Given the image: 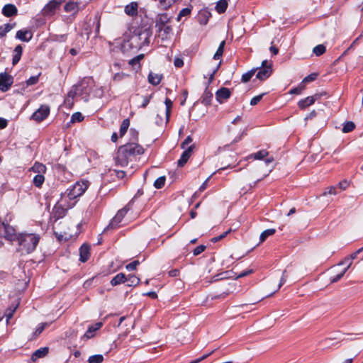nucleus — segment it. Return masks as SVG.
<instances>
[{
  "label": "nucleus",
  "instance_id": "f257e3e1",
  "mask_svg": "<svg viewBox=\"0 0 363 363\" xmlns=\"http://www.w3.org/2000/svg\"><path fill=\"white\" fill-rule=\"evenodd\" d=\"M144 153V148L136 143H128L119 147L115 162L117 165L127 166L137 155Z\"/></svg>",
  "mask_w": 363,
  "mask_h": 363
},
{
  "label": "nucleus",
  "instance_id": "f03ea898",
  "mask_svg": "<svg viewBox=\"0 0 363 363\" xmlns=\"http://www.w3.org/2000/svg\"><path fill=\"white\" fill-rule=\"evenodd\" d=\"M40 235L35 233H20L18 235V247H17V251L20 252L21 255L30 254L33 252L39 241H40Z\"/></svg>",
  "mask_w": 363,
  "mask_h": 363
},
{
  "label": "nucleus",
  "instance_id": "7ed1b4c3",
  "mask_svg": "<svg viewBox=\"0 0 363 363\" xmlns=\"http://www.w3.org/2000/svg\"><path fill=\"white\" fill-rule=\"evenodd\" d=\"M89 186L87 181L82 182H76L71 188L67 189L65 192L61 194L62 197H64L69 202L81 196L86 190Z\"/></svg>",
  "mask_w": 363,
  "mask_h": 363
},
{
  "label": "nucleus",
  "instance_id": "20e7f679",
  "mask_svg": "<svg viewBox=\"0 0 363 363\" xmlns=\"http://www.w3.org/2000/svg\"><path fill=\"white\" fill-rule=\"evenodd\" d=\"M152 31L148 28L136 30L130 38L131 44L135 43V47L139 49L148 45Z\"/></svg>",
  "mask_w": 363,
  "mask_h": 363
},
{
  "label": "nucleus",
  "instance_id": "39448f33",
  "mask_svg": "<svg viewBox=\"0 0 363 363\" xmlns=\"http://www.w3.org/2000/svg\"><path fill=\"white\" fill-rule=\"evenodd\" d=\"M75 202H69L61 196L52 209V217L55 220L63 218L66 215L67 209L72 208Z\"/></svg>",
  "mask_w": 363,
  "mask_h": 363
},
{
  "label": "nucleus",
  "instance_id": "423d86ee",
  "mask_svg": "<svg viewBox=\"0 0 363 363\" xmlns=\"http://www.w3.org/2000/svg\"><path fill=\"white\" fill-rule=\"evenodd\" d=\"M0 235L11 242L18 240V234H16L13 227L5 222L0 223Z\"/></svg>",
  "mask_w": 363,
  "mask_h": 363
},
{
  "label": "nucleus",
  "instance_id": "0eeeda50",
  "mask_svg": "<svg viewBox=\"0 0 363 363\" xmlns=\"http://www.w3.org/2000/svg\"><path fill=\"white\" fill-rule=\"evenodd\" d=\"M130 203H128L127 206H125L122 209L119 210L116 215L114 216V218L111 220L109 225L105 228L104 231L108 230V229H114L117 228L121 226V223L124 218V216L126 215L128 211L130 210Z\"/></svg>",
  "mask_w": 363,
  "mask_h": 363
},
{
  "label": "nucleus",
  "instance_id": "6e6552de",
  "mask_svg": "<svg viewBox=\"0 0 363 363\" xmlns=\"http://www.w3.org/2000/svg\"><path fill=\"white\" fill-rule=\"evenodd\" d=\"M272 64L268 60H263L261 67L259 69L256 77L259 80H265L270 77L272 73Z\"/></svg>",
  "mask_w": 363,
  "mask_h": 363
},
{
  "label": "nucleus",
  "instance_id": "1a4fd4ad",
  "mask_svg": "<svg viewBox=\"0 0 363 363\" xmlns=\"http://www.w3.org/2000/svg\"><path fill=\"white\" fill-rule=\"evenodd\" d=\"M50 113V108L48 106L43 105L31 116V119L41 122L45 119Z\"/></svg>",
  "mask_w": 363,
  "mask_h": 363
},
{
  "label": "nucleus",
  "instance_id": "9d476101",
  "mask_svg": "<svg viewBox=\"0 0 363 363\" xmlns=\"http://www.w3.org/2000/svg\"><path fill=\"white\" fill-rule=\"evenodd\" d=\"M65 0H51L43 8V12L45 16L53 15L57 9L60 7L61 4Z\"/></svg>",
  "mask_w": 363,
  "mask_h": 363
},
{
  "label": "nucleus",
  "instance_id": "9b49d317",
  "mask_svg": "<svg viewBox=\"0 0 363 363\" xmlns=\"http://www.w3.org/2000/svg\"><path fill=\"white\" fill-rule=\"evenodd\" d=\"M13 77L7 73H0V90L5 92L11 86Z\"/></svg>",
  "mask_w": 363,
  "mask_h": 363
},
{
  "label": "nucleus",
  "instance_id": "f8f14e48",
  "mask_svg": "<svg viewBox=\"0 0 363 363\" xmlns=\"http://www.w3.org/2000/svg\"><path fill=\"white\" fill-rule=\"evenodd\" d=\"M194 147V145H191L189 147L184 150L182 155H181L180 159L178 160L177 163L179 167H183L187 162L188 160L191 156Z\"/></svg>",
  "mask_w": 363,
  "mask_h": 363
},
{
  "label": "nucleus",
  "instance_id": "ddd939ff",
  "mask_svg": "<svg viewBox=\"0 0 363 363\" xmlns=\"http://www.w3.org/2000/svg\"><path fill=\"white\" fill-rule=\"evenodd\" d=\"M230 94L231 92L229 89L223 87L216 91V98L219 103H222L223 100L228 99Z\"/></svg>",
  "mask_w": 363,
  "mask_h": 363
},
{
  "label": "nucleus",
  "instance_id": "4468645a",
  "mask_svg": "<svg viewBox=\"0 0 363 363\" xmlns=\"http://www.w3.org/2000/svg\"><path fill=\"white\" fill-rule=\"evenodd\" d=\"M170 21V17L167 13H160L155 18V27L159 28L160 27L167 26Z\"/></svg>",
  "mask_w": 363,
  "mask_h": 363
},
{
  "label": "nucleus",
  "instance_id": "2eb2a0df",
  "mask_svg": "<svg viewBox=\"0 0 363 363\" xmlns=\"http://www.w3.org/2000/svg\"><path fill=\"white\" fill-rule=\"evenodd\" d=\"M18 9L14 4H6L2 9V13L6 17H11L17 15Z\"/></svg>",
  "mask_w": 363,
  "mask_h": 363
},
{
  "label": "nucleus",
  "instance_id": "dca6fc26",
  "mask_svg": "<svg viewBox=\"0 0 363 363\" xmlns=\"http://www.w3.org/2000/svg\"><path fill=\"white\" fill-rule=\"evenodd\" d=\"M16 38L23 42H28L33 38V33L29 30H20L17 31Z\"/></svg>",
  "mask_w": 363,
  "mask_h": 363
},
{
  "label": "nucleus",
  "instance_id": "f3484780",
  "mask_svg": "<svg viewBox=\"0 0 363 363\" xmlns=\"http://www.w3.org/2000/svg\"><path fill=\"white\" fill-rule=\"evenodd\" d=\"M49 350L50 349L48 347H40L33 353L31 360L33 362H36L38 359L46 357L49 353Z\"/></svg>",
  "mask_w": 363,
  "mask_h": 363
},
{
  "label": "nucleus",
  "instance_id": "a211bd4d",
  "mask_svg": "<svg viewBox=\"0 0 363 363\" xmlns=\"http://www.w3.org/2000/svg\"><path fill=\"white\" fill-rule=\"evenodd\" d=\"M157 31L158 33L159 37L164 40L169 38V35L172 32V28L170 26L167 25L157 28Z\"/></svg>",
  "mask_w": 363,
  "mask_h": 363
},
{
  "label": "nucleus",
  "instance_id": "6ab92c4d",
  "mask_svg": "<svg viewBox=\"0 0 363 363\" xmlns=\"http://www.w3.org/2000/svg\"><path fill=\"white\" fill-rule=\"evenodd\" d=\"M319 98V96L318 95H315V96H308L303 99H301L298 101V106L301 109H304L306 108V107L312 105L313 104H314V102L315 101V100Z\"/></svg>",
  "mask_w": 363,
  "mask_h": 363
},
{
  "label": "nucleus",
  "instance_id": "aec40b11",
  "mask_svg": "<svg viewBox=\"0 0 363 363\" xmlns=\"http://www.w3.org/2000/svg\"><path fill=\"white\" fill-rule=\"evenodd\" d=\"M90 246L86 244H83L79 249V260L82 262H86L89 258Z\"/></svg>",
  "mask_w": 363,
  "mask_h": 363
},
{
  "label": "nucleus",
  "instance_id": "412c9836",
  "mask_svg": "<svg viewBox=\"0 0 363 363\" xmlns=\"http://www.w3.org/2000/svg\"><path fill=\"white\" fill-rule=\"evenodd\" d=\"M29 171L36 173V174H45L47 171V167L43 163L35 162L33 164V165L29 169Z\"/></svg>",
  "mask_w": 363,
  "mask_h": 363
},
{
  "label": "nucleus",
  "instance_id": "4be33fe9",
  "mask_svg": "<svg viewBox=\"0 0 363 363\" xmlns=\"http://www.w3.org/2000/svg\"><path fill=\"white\" fill-rule=\"evenodd\" d=\"M138 4L136 2H131L125 7V13L130 16H136L138 14Z\"/></svg>",
  "mask_w": 363,
  "mask_h": 363
},
{
  "label": "nucleus",
  "instance_id": "5701e85b",
  "mask_svg": "<svg viewBox=\"0 0 363 363\" xmlns=\"http://www.w3.org/2000/svg\"><path fill=\"white\" fill-rule=\"evenodd\" d=\"M162 76L161 74L150 72L148 74V82L152 85H157L160 83Z\"/></svg>",
  "mask_w": 363,
  "mask_h": 363
},
{
  "label": "nucleus",
  "instance_id": "b1692460",
  "mask_svg": "<svg viewBox=\"0 0 363 363\" xmlns=\"http://www.w3.org/2000/svg\"><path fill=\"white\" fill-rule=\"evenodd\" d=\"M64 9L66 12H72L76 14L79 11V5L76 2L69 1L65 5Z\"/></svg>",
  "mask_w": 363,
  "mask_h": 363
},
{
  "label": "nucleus",
  "instance_id": "393cba45",
  "mask_svg": "<svg viewBox=\"0 0 363 363\" xmlns=\"http://www.w3.org/2000/svg\"><path fill=\"white\" fill-rule=\"evenodd\" d=\"M126 277L123 273L116 274L111 281L112 286H117L122 283H125Z\"/></svg>",
  "mask_w": 363,
  "mask_h": 363
},
{
  "label": "nucleus",
  "instance_id": "a878e982",
  "mask_svg": "<svg viewBox=\"0 0 363 363\" xmlns=\"http://www.w3.org/2000/svg\"><path fill=\"white\" fill-rule=\"evenodd\" d=\"M212 98H213L212 93L210 91H208V89H206L201 98V101L205 106H209L211 104Z\"/></svg>",
  "mask_w": 363,
  "mask_h": 363
},
{
  "label": "nucleus",
  "instance_id": "bb28decb",
  "mask_svg": "<svg viewBox=\"0 0 363 363\" xmlns=\"http://www.w3.org/2000/svg\"><path fill=\"white\" fill-rule=\"evenodd\" d=\"M22 52H23V48L21 45H18L15 48V49H14L15 55H13V60H12V64L13 65H15L20 61L21 55H22Z\"/></svg>",
  "mask_w": 363,
  "mask_h": 363
},
{
  "label": "nucleus",
  "instance_id": "cd10ccee",
  "mask_svg": "<svg viewBox=\"0 0 363 363\" xmlns=\"http://www.w3.org/2000/svg\"><path fill=\"white\" fill-rule=\"evenodd\" d=\"M45 174H38L33 179V184L35 187L40 188L45 182Z\"/></svg>",
  "mask_w": 363,
  "mask_h": 363
},
{
  "label": "nucleus",
  "instance_id": "c85d7f7f",
  "mask_svg": "<svg viewBox=\"0 0 363 363\" xmlns=\"http://www.w3.org/2000/svg\"><path fill=\"white\" fill-rule=\"evenodd\" d=\"M18 304L12 305L9 308H8L5 311V316L6 318V323H8L10 319L13 317V313H15L16 308H18Z\"/></svg>",
  "mask_w": 363,
  "mask_h": 363
},
{
  "label": "nucleus",
  "instance_id": "c756f323",
  "mask_svg": "<svg viewBox=\"0 0 363 363\" xmlns=\"http://www.w3.org/2000/svg\"><path fill=\"white\" fill-rule=\"evenodd\" d=\"M228 7V2L226 0H220L218 1L216 9L219 13H224Z\"/></svg>",
  "mask_w": 363,
  "mask_h": 363
},
{
  "label": "nucleus",
  "instance_id": "7c9ffc66",
  "mask_svg": "<svg viewBox=\"0 0 363 363\" xmlns=\"http://www.w3.org/2000/svg\"><path fill=\"white\" fill-rule=\"evenodd\" d=\"M140 282V279L135 275H129L126 277L125 283L128 286H137Z\"/></svg>",
  "mask_w": 363,
  "mask_h": 363
},
{
  "label": "nucleus",
  "instance_id": "2f4dec72",
  "mask_svg": "<svg viewBox=\"0 0 363 363\" xmlns=\"http://www.w3.org/2000/svg\"><path fill=\"white\" fill-rule=\"evenodd\" d=\"M350 266H351V262H350L349 265L347 266L345 268H344L337 275L333 277L330 279V282L331 283H335V282L338 281L344 276V274L346 273V272L348 270V269L350 267Z\"/></svg>",
  "mask_w": 363,
  "mask_h": 363
},
{
  "label": "nucleus",
  "instance_id": "473e14b6",
  "mask_svg": "<svg viewBox=\"0 0 363 363\" xmlns=\"http://www.w3.org/2000/svg\"><path fill=\"white\" fill-rule=\"evenodd\" d=\"M130 125V120L128 118L124 119L120 127V136L123 137L127 132Z\"/></svg>",
  "mask_w": 363,
  "mask_h": 363
},
{
  "label": "nucleus",
  "instance_id": "72a5a7b5",
  "mask_svg": "<svg viewBox=\"0 0 363 363\" xmlns=\"http://www.w3.org/2000/svg\"><path fill=\"white\" fill-rule=\"evenodd\" d=\"M276 230L274 228H270L263 231L259 237L260 242H263L269 236L275 233Z\"/></svg>",
  "mask_w": 363,
  "mask_h": 363
},
{
  "label": "nucleus",
  "instance_id": "f704fd0d",
  "mask_svg": "<svg viewBox=\"0 0 363 363\" xmlns=\"http://www.w3.org/2000/svg\"><path fill=\"white\" fill-rule=\"evenodd\" d=\"M49 325L50 324L48 323H40L33 333V338H35L36 337H38Z\"/></svg>",
  "mask_w": 363,
  "mask_h": 363
},
{
  "label": "nucleus",
  "instance_id": "c9c22d12",
  "mask_svg": "<svg viewBox=\"0 0 363 363\" xmlns=\"http://www.w3.org/2000/svg\"><path fill=\"white\" fill-rule=\"evenodd\" d=\"M225 45V40H223L220 43L219 46H218V48L217 49V51L214 54L213 59L218 60L223 55V51H224Z\"/></svg>",
  "mask_w": 363,
  "mask_h": 363
},
{
  "label": "nucleus",
  "instance_id": "e433bc0d",
  "mask_svg": "<svg viewBox=\"0 0 363 363\" xmlns=\"http://www.w3.org/2000/svg\"><path fill=\"white\" fill-rule=\"evenodd\" d=\"M164 104L166 106V113H166V119H167V122L170 117L171 109H172L173 103L169 98H166V99L164 101Z\"/></svg>",
  "mask_w": 363,
  "mask_h": 363
},
{
  "label": "nucleus",
  "instance_id": "4c0bfd02",
  "mask_svg": "<svg viewBox=\"0 0 363 363\" xmlns=\"http://www.w3.org/2000/svg\"><path fill=\"white\" fill-rule=\"evenodd\" d=\"M326 51V48H325V46L322 45V44H320V45H316L313 49V52L314 55H315L316 56H320L322 55L323 54H324Z\"/></svg>",
  "mask_w": 363,
  "mask_h": 363
},
{
  "label": "nucleus",
  "instance_id": "58836bf2",
  "mask_svg": "<svg viewBox=\"0 0 363 363\" xmlns=\"http://www.w3.org/2000/svg\"><path fill=\"white\" fill-rule=\"evenodd\" d=\"M355 128V124L352 121L346 122L342 127V131L345 133L352 132Z\"/></svg>",
  "mask_w": 363,
  "mask_h": 363
},
{
  "label": "nucleus",
  "instance_id": "ea45409f",
  "mask_svg": "<svg viewBox=\"0 0 363 363\" xmlns=\"http://www.w3.org/2000/svg\"><path fill=\"white\" fill-rule=\"evenodd\" d=\"M13 28V26L10 23H6L3 26H0V36L4 37L6 35V34L9 32L12 28Z\"/></svg>",
  "mask_w": 363,
  "mask_h": 363
},
{
  "label": "nucleus",
  "instance_id": "a19ab883",
  "mask_svg": "<svg viewBox=\"0 0 363 363\" xmlns=\"http://www.w3.org/2000/svg\"><path fill=\"white\" fill-rule=\"evenodd\" d=\"M268 154L269 153L266 150H262L252 155L251 157L255 160H262L267 157Z\"/></svg>",
  "mask_w": 363,
  "mask_h": 363
},
{
  "label": "nucleus",
  "instance_id": "79ce46f5",
  "mask_svg": "<svg viewBox=\"0 0 363 363\" xmlns=\"http://www.w3.org/2000/svg\"><path fill=\"white\" fill-rule=\"evenodd\" d=\"M104 360V357L101 354H94L90 356L88 359L89 363H101Z\"/></svg>",
  "mask_w": 363,
  "mask_h": 363
},
{
  "label": "nucleus",
  "instance_id": "37998d69",
  "mask_svg": "<svg viewBox=\"0 0 363 363\" xmlns=\"http://www.w3.org/2000/svg\"><path fill=\"white\" fill-rule=\"evenodd\" d=\"M166 178L164 176L160 177L154 182V186L156 189H161L164 186Z\"/></svg>",
  "mask_w": 363,
  "mask_h": 363
},
{
  "label": "nucleus",
  "instance_id": "c03bdc74",
  "mask_svg": "<svg viewBox=\"0 0 363 363\" xmlns=\"http://www.w3.org/2000/svg\"><path fill=\"white\" fill-rule=\"evenodd\" d=\"M96 332V330H94V328L91 325L89 327V328L87 329L86 332L85 333V334L82 336V339L84 340H89L91 337H93L94 336V333Z\"/></svg>",
  "mask_w": 363,
  "mask_h": 363
},
{
  "label": "nucleus",
  "instance_id": "a18cd8bd",
  "mask_svg": "<svg viewBox=\"0 0 363 363\" xmlns=\"http://www.w3.org/2000/svg\"><path fill=\"white\" fill-rule=\"evenodd\" d=\"M256 70L257 69H252V70L243 74L242 76V81L245 83L250 81V79L252 78V77L255 74Z\"/></svg>",
  "mask_w": 363,
  "mask_h": 363
},
{
  "label": "nucleus",
  "instance_id": "49530a36",
  "mask_svg": "<svg viewBox=\"0 0 363 363\" xmlns=\"http://www.w3.org/2000/svg\"><path fill=\"white\" fill-rule=\"evenodd\" d=\"M84 119V116L80 112H76L72 114L71 117V122L72 123H76V122H81Z\"/></svg>",
  "mask_w": 363,
  "mask_h": 363
},
{
  "label": "nucleus",
  "instance_id": "de8ad7c7",
  "mask_svg": "<svg viewBox=\"0 0 363 363\" xmlns=\"http://www.w3.org/2000/svg\"><path fill=\"white\" fill-rule=\"evenodd\" d=\"M191 13V9H189V8H184V9H182L178 16H177V21H181L182 18L183 16H189V14Z\"/></svg>",
  "mask_w": 363,
  "mask_h": 363
},
{
  "label": "nucleus",
  "instance_id": "09e8293b",
  "mask_svg": "<svg viewBox=\"0 0 363 363\" xmlns=\"http://www.w3.org/2000/svg\"><path fill=\"white\" fill-rule=\"evenodd\" d=\"M160 6L166 9L169 8L172 4L175 2L176 0H158Z\"/></svg>",
  "mask_w": 363,
  "mask_h": 363
},
{
  "label": "nucleus",
  "instance_id": "8fccbe9b",
  "mask_svg": "<svg viewBox=\"0 0 363 363\" xmlns=\"http://www.w3.org/2000/svg\"><path fill=\"white\" fill-rule=\"evenodd\" d=\"M144 57V55L143 54H140L135 57H133V59H131L130 61H129V65H132V66H134L137 64H139L140 61L143 59Z\"/></svg>",
  "mask_w": 363,
  "mask_h": 363
},
{
  "label": "nucleus",
  "instance_id": "3c124183",
  "mask_svg": "<svg viewBox=\"0 0 363 363\" xmlns=\"http://www.w3.org/2000/svg\"><path fill=\"white\" fill-rule=\"evenodd\" d=\"M140 262L138 260H135L126 265L125 268L128 271L135 270Z\"/></svg>",
  "mask_w": 363,
  "mask_h": 363
},
{
  "label": "nucleus",
  "instance_id": "603ef678",
  "mask_svg": "<svg viewBox=\"0 0 363 363\" xmlns=\"http://www.w3.org/2000/svg\"><path fill=\"white\" fill-rule=\"evenodd\" d=\"M349 182L346 180L342 181L339 182V184L336 186L337 187L338 191L340 192L341 191L345 190L349 186Z\"/></svg>",
  "mask_w": 363,
  "mask_h": 363
},
{
  "label": "nucleus",
  "instance_id": "864d4df0",
  "mask_svg": "<svg viewBox=\"0 0 363 363\" xmlns=\"http://www.w3.org/2000/svg\"><path fill=\"white\" fill-rule=\"evenodd\" d=\"M338 193H340V191H338L337 187L335 186H330V187L328 188V191H325L323 193V194L326 195L327 194H328L336 195Z\"/></svg>",
  "mask_w": 363,
  "mask_h": 363
},
{
  "label": "nucleus",
  "instance_id": "5fc2aeb1",
  "mask_svg": "<svg viewBox=\"0 0 363 363\" xmlns=\"http://www.w3.org/2000/svg\"><path fill=\"white\" fill-rule=\"evenodd\" d=\"M206 250V246L203 245H201L197 246L193 251V254L194 256H197L202 253Z\"/></svg>",
  "mask_w": 363,
  "mask_h": 363
},
{
  "label": "nucleus",
  "instance_id": "6e6d98bb",
  "mask_svg": "<svg viewBox=\"0 0 363 363\" xmlns=\"http://www.w3.org/2000/svg\"><path fill=\"white\" fill-rule=\"evenodd\" d=\"M192 140H193V139H192L191 136H190V135L187 136L186 138L184 140V141L181 145L182 148L186 150L187 147H189L188 145L191 143Z\"/></svg>",
  "mask_w": 363,
  "mask_h": 363
},
{
  "label": "nucleus",
  "instance_id": "4d7b16f0",
  "mask_svg": "<svg viewBox=\"0 0 363 363\" xmlns=\"http://www.w3.org/2000/svg\"><path fill=\"white\" fill-rule=\"evenodd\" d=\"M230 232V230H227L225 232H224L223 233L220 234V235L218 236H216V237H214L211 239V241L213 242H216L220 240H222L223 238H225L226 235Z\"/></svg>",
  "mask_w": 363,
  "mask_h": 363
},
{
  "label": "nucleus",
  "instance_id": "13d9d810",
  "mask_svg": "<svg viewBox=\"0 0 363 363\" xmlns=\"http://www.w3.org/2000/svg\"><path fill=\"white\" fill-rule=\"evenodd\" d=\"M263 95L264 94H262L253 97L250 101V105L255 106L257 104L262 100Z\"/></svg>",
  "mask_w": 363,
  "mask_h": 363
},
{
  "label": "nucleus",
  "instance_id": "bf43d9fd",
  "mask_svg": "<svg viewBox=\"0 0 363 363\" xmlns=\"http://www.w3.org/2000/svg\"><path fill=\"white\" fill-rule=\"evenodd\" d=\"M38 82V76H32L27 81L28 86L35 84Z\"/></svg>",
  "mask_w": 363,
  "mask_h": 363
},
{
  "label": "nucleus",
  "instance_id": "052dcab7",
  "mask_svg": "<svg viewBox=\"0 0 363 363\" xmlns=\"http://www.w3.org/2000/svg\"><path fill=\"white\" fill-rule=\"evenodd\" d=\"M287 277H288V274L286 273V270H284L282 273V276H281L280 282L279 284L278 289H280L281 287V286L284 284H285V282L286 281Z\"/></svg>",
  "mask_w": 363,
  "mask_h": 363
},
{
  "label": "nucleus",
  "instance_id": "680f3d73",
  "mask_svg": "<svg viewBox=\"0 0 363 363\" xmlns=\"http://www.w3.org/2000/svg\"><path fill=\"white\" fill-rule=\"evenodd\" d=\"M128 76L124 73H116L114 74L113 79L115 82H120L124 79L125 77Z\"/></svg>",
  "mask_w": 363,
  "mask_h": 363
},
{
  "label": "nucleus",
  "instance_id": "e2e57ef3",
  "mask_svg": "<svg viewBox=\"0 0 363 363\" xmlns=\"http://www.w3.org/2000/svg\"><path fill=\"white\" fill-rule=\"evenodd\" d=\"M213 352V351L208 353V354H206L204 355H203L202 357H198V359L191 362L190 363H199L203 360H204L205 359H206L208 357H209L212 353Z\"/></svg>",
  "mask_w": 363,
  "mask_h": 363
},
{
  "label": "nucleus",
  "instance_id": "0e129e2a",
  "mask_svg": "<svg viewBox=\"0 0 363 363\" xmlns=\"http://www.w3.org/2000/svg\"><path fill=\"white\" fill-rule=\"evenodd\" d=\"M317 74L315 73L311 74L308 76L306 77L303 80V82H312L316 79Z\"/></svg>",
  "mask_w": 363,
  "mask_h": 363
},
{
  "label": "nucleus",
  "instance_id": "69168bd1",
  "mask_svg": "<svg viewBox=\"0 0 363 363\" xmlns=\"http://www.w3.org/2000/svg\"><path fill=\"white\" fill-rule=\"evenodd\" d=\"M174 65L176 67H182L184 65V61L182 59L177 57L174 59Z\"/></svg>",
  "mask_w": 363,
  "mask_h": 363
},
{
  "label": "nucleus",
  "instance_id": "338daca9",
  "mask_svg": "<svg viewBox=\"0 0 363 363\" xmlns=\"http://www.w3.org/2000/svg\"><path fill=\"white\" fill-rule=\"evenodd\" d=\"M252 273V269L243 271L238 275V278L244 277L247 276Z\"/></svg>",
  "mask_w": 363,
  "mask_h": 363
},
{
  "label": "nucleus",
  "instance_id": "774afa93",
  "mask_svg": "<svg viewBox=\"0 0 363 363\" xmlns=\"http://www.w3.org/2000/svg\"><path fill=\"white\" fill-rule=\"evenodd\" d=\"M357 255H358L354 252V253L350 255V257L345 258V262H347L348 261L349 263L350 262L352 263V260L356 259Z\"/></svg>",
  "mask_w": 363,
  "mask_h": 363
}]
</instances>
